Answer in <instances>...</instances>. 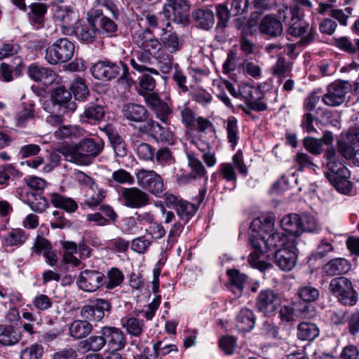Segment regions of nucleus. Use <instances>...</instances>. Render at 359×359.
<instances>
[{
  "mask_svg": "<svg viewBox=\"0 0 359 359\" xmlns=\"http://www.w3.org/2000/svg\"><path fill=\"white\" fill-rule=\"evenodd\" d=\"M74 50V43L61 38L46 48L44 58L50 65L66 62L72 59Z\"/></svg>",
  "mask_w": 359,
  "mask_h": 359,
  "instance_id": "nucleus-1",
  "label": "nucleus"
},
{
  "mask_svg": "<svg viewBox=\"0 0 359 359\" xmlns=\"http://www.w3.org/2000/svg\"><path fill=\"white\" fill-rule=\"evenodd\" d=\"M331 292L344 305L353 306L357 302V294L351 281L343 276L333 278L329 285Z\"/></svg>",
  "mask_w": 359,
  "mask_h": 359,
  "instance_id": "nucleus-2",
  "label": "nucleus"
},
{
  "mask_svg": "<svg viewBox=\"0 0 359 359\" xmlns=\"http://www.w3.org/2000/svg\"><path fill=\"white\" fill-rule=\"evenodd\" d=\"M76 147L77 151L76 164L88 165L92 163L93 159L101 153L104 144L101 140L96 142L93 138H84L76 144Z\"/></svg>",
  "mask_w": 359,
  "mask_h": 359,
  "instance_id": "nucleus-3",
  "label": "nucleus"
},
{
  "mask_svg": "<svg viewBox=\"0 0 359 359\" xmlns=\"http://www.w3.org/2000/svg\"><path fill=\"white\" fill-rule=\"evenodd\" d=\"M351 90V84L346 81H336L327 87V92L322 97L323 102L329 107L341 105L346 100Z\"/></svg>",
  "mask_w": 359,
  "mask_h": 359,
  "instance_id": "nucleus-4",
  "label": "nucleus"
},
{
  "mask_svg": "<svg viewBox=\"0 0 359 359\" xmlns=\"http://www.w3.org/2000/svg\"><path fill=\"white\" fill-rule=\"evenodd\" d=\"M111 309V303L101 298L95 299L88 304L83 306L79 314L83 319L90 322H100L105 316L106 313H109Z\"/></svg>",
  "mask_w": 359,
  "mask_h": 359,
  "instance_id": "nucleus-5",
  "label": "nucleus"
},
{
  "mask_svg": "<svg viewBox=\"0 0 359 359\" xmlns=\"http://www.w3.org/2000/svg\"><path fill=\"white\" fill-rule=\"evenodd\" d=\"M105 275L99 270L85 269L82 271L76 280V284L81 290L87 292H94L104 285Z\"/></svg>",
  "mask_w": 359,
  "mask_h": 359,
  "instance_id": "nucleus-6",
  "label": "nucleus"
},
{
  "mask_svg": "<svg viewBox=\"0 0 359 359\" xmlns=\"http://www.w3.org/2000/svg\"><path fill=\"white\" fill-rule=\"evenodd\" d=\"M138 131L147 135L157 142H164L169 144L173 142V134L168 127L161 125L158 122L150 118L138 128Z\"/></svg>",
  "mask_w": 359,
  "mask_h": 359,
  "instance_id": "nucleus-7",
  "label": "nucleus"
},
{
  "mask_svg": "<svg viewBox=\"0 0 359 359\" xmlns=\"http://www.w3.org/2000/svg\"><path fill=\"white\" fill-rule=\"evenodd\" d=\"M121 200L124 206L134 209L142 208L149 203L148 194L135 187L123 188Z\"/></svg>",
  "mask_w": 359,
  "mask_h": 359,
  "instance_id": "nucleus-8",
  "label": "nucleus"
},
{
  "mask_svg": "<svg viewBox=\"0 0 359 359\" xmlns=\"http://www.w3.org/2000/svg\"><path fill=\"white\" fill-rule=\"evenodd\" d=\"M296 242L290 241L287 246L276 250V252L268 254L267 257L273 256L276 259L277 266L284 271L291 270L296 264L297 255L296 253Z\"/></svg>",
  "mask_w": 359,
  "mask_h": 359,
  "instance_id": "nucleus-9",
  "label": "nucleus"
},
{
  "mask_svg": "<svg viewBox=\"0 0 359 359\" xmlns=\"http://www.w3.org/2000/svg\"><path fill=\"white\" fill-rule=\"evenodd\" d=\"M144 102L150 109L154 111L157 118L163 123L169 125L168 116L172 113V109L168 104L163 102L158 94L154 91L141 95Z\"/></svg>",
  "mask_w": 359,
  "mask_h": 359,
  "instance_id": "nucleus-10",
  "label": "nucleus"
},
{
  "mask_svg": "<svg viewBox=\"0 0 359 359\" xmlns=\"http://www.w3.org/2000/svg\"><path fill=\"white\" fill-rule=\"evenodd\" d=\"M279 294L275 291L266 289L262 290L256 298V307L264 314L274 313L280 306Z\"/></svg>",
  "mask_w": 359,
  "mask_h": 359,
  "instance_id": "nucleus-11",
  "label": "nucleus"
},
{
  "mask_svg": "<svg viewBox=\"0 0 359 359\" xmlns=\"http://www.w3.org/2000/svg\"><path fill=\"white\" fill-rule=\"evenodd\" d=\"M104 344L109 350L120 351L126 344V338L123 332L116 327L103 326L100 327Z\"/></svg>",
  "mask_w": 359,
  "mask_h": 359,
  "instance_id": "nucleus-12",
  "label": "nucleus"
},
{
  "mask_svg": "<svg viewBox=\"0 0 359 359\" xmlns=\"http://www.w3.org/2000/svg\"><path fill=\"white\" fill-rule=\"evenodd\" d=\"M90 71L96 79L111 80L121 74L120 62L116 64L108 60L98 61L92 65Z\"/></svg>",
  "mask_w": 359,
  "mask_h": 359,
  "instance_id": "nucleus-13",
  "label": "nucleus"
},
{
  "mask_svg": "<svg viewBox=\"0 0 359 359\" xmlns=\"http://www.w3.org/2000/svg\"><path fill=\"white\" fill-rule=\"evenodd\" d=\"M170 22H166L165 27L161 29L160 34V43L169 53H175L180 51L183 46L184 40L175 32L172 31Z\"/></svg>",
  "mask_w": 359,
  "mask_h": 359,
  "instance_id": "nucleus-14",
  "label": "nucleus"
},
{
  "mask_svg": "<svg viewBox=\"0 0 359 359\" xmlns=\"http://www.w3.org/2000/svg\"><path fill=\"white\" fill-rule=\"evenodd\" d=\"M133 41L141 51L148 53L151 55L161 48L160 41L153 35L149 29L135 32Z\"/></svg>",
  "mask_w": 359,
  "mask_h": 359,
  "instance_id": "nucleus-15",
  "label": "nucleus"
},
{
  "mask_svg": "<svg viewBox=\"0 0 359 359\" xmlns=\"http://www.w3.org/2000/svg\"><path fill=\"white\" fill-rule=\"evenodd\" d=\"M90 12V20L99 29V34H107L109 36H114L118 30V25L115 21L107 17L100 9H91Z\"/></svg>",
  "mask_w": 359,
  "mask_h": 359,
  "instance_id": "nucleus-16",
  "label": "nucleus"
},
{
  "mask_svg": "<svg viewBox=\"0 0 359 359\" xmlns=\"http://www.w3.org/2000/svg\"><path fill=\"white\" fill-rule=\"evenodd\" d=\"M258 28L262 35L271 39L278 38L283 32L282 22L271 14L266 15L260 20Z\"/></svg>",
  "mask_w": 359,
  "mask_h": 359,
  "instance_id": "nucleus-17",
  "label": "nucleus"
},
{
  "mask_svg": "<svg viewBox=\"0 0 359 359\" xmlns=\"http://www.w3.org/2000/svg\"><path fill=\"white\" fill-rule=\"evenodd\" d=\"M165 6V13L172 12L173 20L180 24H186L189 21V4L187 0H167Z\"/></svg>",
  "mask_w": 359,
  "mask_h": 359,
  "instance_id": "nucleus-18",
  "label": "nucleus"
},
{
  "mask_svg": "<svg viewBox=\"0 0 359 359\" xmlns=\"http://www.w3.org/2000/svg\"><path fill=\"white\" fill-rule=\"evenodd\" d=\"M122 114L125 118L130 122L145 123L150 118L149 114L144 106L135 103L123 104Z\"/></svg>",
  "mask_w": 359,
  "mask_h": 359,
  "instance_id": "nucleus-19",
  "label": "nucleus"
},
{
  "mask_svg": "<svg viewBox=\"0 0 359 359\" xmlns=\"http://www.w3.org/2000/svg\"><path fill=\"white\" fill-rule=\"evenodd\" d=\"M50 103L52 107H60L59 108H65V111L69 113L74 112L76 109V104L72 101L71 93L60 87L53 90L51 95Z\"/></svg>",
  "mask_w": 359,
  "mask_h": 359,
  "instance_id": "nucleus-20",
  "label": "nucleus"
},
{
  "mask_svg": "<svg viewBox=\"0 0 359 359\" xmlns=\"http://www.w3.org/2000/svg\"><path fill=\"white\" fill-rule=\"evenodd\" d=\"M22 338L21 332L11 324L0 325V345L11 346L18 344Z\"/></svg>",
  "mask_w": 359,
  "mask_h": 359,
  "instance_id": "nucleus-21",
  "label": "nucleus"
},
{
  "mask_svg": "<svg viewBox=\"0 0 359 359\" xmlns=\"http://www.w3.org/2000/svg\"><path fill=\"white\" fill-rule=\"evenodd\" d=\"M130 63L133 68L138 72H149L155 76L160 75L156 69L148 67L151 63V55L148 53L137 51L130 59Z\"/></svg>",
  "mask_w": 359,
  "mask_h": 359,
  "instance_id": "nucleus-22",
  "label": "nucleus"
},
{
  "mask_svg": "<svg viewBox=\"0 0 359 359\" xmlns=\"http://www.w3.org/2000/svg\"><path fill=\"white\" fill-rule=\"evenodd\" d=\"M29 76L36 82L45 84L53 83L55 80L56 74L50 68L37 65H31L27 69Z\"/></svg>",
  "mask_w": 359,
  "mask_h": 359,
  "instance_id": "nucleus-23",
  "label": "nucleus"
},
{
  "mask_svg": "<svg viewBox=\"0 0 359 359\" xmlns=\"http://www.w3.org/2000/svg\"><path fill=\"white\" fill-rule=\"evenodd\" d=\"M88 23L83 24L75 30L77 39L86 43H93L99 34V29L90 20V12L87 13Z\"/></svg>",
  "mask_w": 359,
  "mask_h": 359,
  "instance_id": "nucleus-24",
  "label": "nucleus"
},
{
  "mask_svg": "<svg viewBox=\"0 0 359 359\" xmlns=\"http://www.w3.org/2000/svg\"><path fill=\"white\" fill-rule=\"evenodd\" d=\"M290 241H294V239L289 238L283 233L275 232L269 235L268 238L263 241L266 248L265 252L269 253L271 252V253H274L276 250L287 247L288 242Z\"/></svg>",
  "mask_w": 359,
  "mask_h": 359,
  "instance_id": "nucleus-25",
  "label": "nucleus"
},
{
  "mask_svg": "<svg viewBox=\"0 0 359 359\" xmlns=\"http://www.w3.org/2000/svg\"><path fill=\"white\" fill-rule=\"evenodd\" d=\"M91 323L85 319L74 320L69 326V334L74 339H81L88 336L93 331Z\"/></svg>",
  "mask_w": 359,
  "mask_h": 359,
  "instance_id": "nucleus-26",
  "label": "nucleus"
},
{
  "mask_svg": "<svg viewBox=\"0 0 359 359\" xmlns=\"http://www.w3.org/2000/svg\"><path fill=\"white\" fill-rule=\"evenodd\" d=\"M351 264L344 258H335L325 264L323 270L330 276H339L347 273L351 269Z\"/></svg>",
  "mask_w": 359,
  "mask_h": 359,
  "instance_id": "nucleus-27",
  "label": "nucleus"
},
{
  "mask_svg": "<svg viewBox=\"0 0 359 359\" xmlns=\"http://www.w3.org/2000/svg\"><path fill=\"white\" fill-rule=\"evenodd\" d=\"M193 19L197 25L205 30H209L215 24V14L208 8H198L192 13Z\"/></svg>",
  "mask_w": 359,
  "mask_h": 359,
  "instance_id": "nucleus-28",
  "label": "nucleus"
},
{
  "mask_svg": "<svg viewBox=\"0 0 359 359\" xmlns=\"http://www.w3.org/2000/svg\"><path fill=\"white\" fill-rule=\"evenodd\" d=\"M255 316L252 310L242 309L237 316L236 327L241 332H250L255 327Z\"/></svg>",
  "mask_w": 359,
  "mask_h": 359,
  "instance_id": "nucleus-29",
  "label": "nucleus"
},
{
  "mask_svg": "<svg viewBox=\"0 0 359 359\" xmlns=\"http://www.w3.org/2000/svg\"><path fill=\"white\" fill-rule=\"evenodd\" d=\"M53 18L62 25H74L79 20L76 12L70 6H56L53 11Z\"/></svg>",
  "mask_w": 359,
  "mask_h": 359,
  "instance_id": "nucleus-30",
  "label": "nucleus"
},
{
  "mask_svg": "<svg viewBox=\"0 0 359 359\" xmlns=\"http://www.w3.org/2000/svg\"><path fill=\"white\" fill-rule=\"evenodd\" d=\"M29 8L28 16L31 22L38 27L43 26L48 6L43 3L34 2L30 4Z\"/></svg>",
  "mask_w": 359,
  "mask_h": 359,
  "instance_id": "nucleus-31",
  "label": "nucleus"
},
{
  "mask_svg": "<svg viewBox=\"0 0 359 359\" xmlns=\"http://www.w3.org/2000/svg\"><path fill=\"white\" fill-rule=\"evenodd\" d=\"M318 335L319 329L315 323L302 322L297 326V337L299 340L312 341Z\"/></svg>",
  "mask_w": 359,
  "mask_h": 359,
  "instance_id": "nucleus-32",
  "label": "nucleus"
},
{
  "mask_svg": "<svg viewBox=\"0 0 359 359\" xmlns=\"http://www.w3.org/2000/svg\"><path fill=\"white\" fill-rule=\"evenodd\" d=\"M49 200L55 207L63 209L67 212H74L78 209V205L74 200L57 193L50 194Z\"/></svg>",
  "mask_w": 359,
  "mask_h": 359,
  "instance_id": "nucleus-33",
  "label": "nucleus"
},
{
  "mask_svg": "<svg viewBox=\"0 0 359 359\" xmlns=\"http://www.w3.org/2000/svg\"><path fill=\"white\" fill-rule=\"evenodd\" d=\"M121 325L126 329L127 333L133 337H140L144 328V323L143 320L136 317H128L121 320Z\"/></svg>",
  "mask_w": 359,
  "mask_h": 359,
  "instance_id": "nucleus-34",
  "label": "nucleus"
},
{
  "mask_svg": "<svg viewBox=\"0 0 359 359\" xmlns=\"http://www.w3.org/2000/svg\"><path fill=\"white\" fill-rule=\"evenodd\" d=\"M300 215L290 214L285 216L280 221L283 229L294 236L300 235Z\"/></svg>",
  "mask_w": 359,
  "mask_h": 359,
  "instance_id": "nucleus-35",
  "label": "nucleus"
},
{
  "mask_svg": "<svg viewBox=\"0 0 359 359\" xmlns=\"http://www.w3.org/2000/svg\"><path fill=\"white\" fill-rule=\"evenodd\" d=\"M188 166L191 173L197 179L205 177L208 180L207 171L203 163L193 153H187Z\"/></svg>",
  "mask_w": 359,
  "mask_h": 359,
  "instance_id": "nucleus-36",
  "label": "nucleus"
},
{
  "mask_svg": "<svg viewBox=\"0 0 359 359\" xmlns=\"http://www.w3.org/2000/svg\"><path fill=\"white\" fill-rule=\"evenodd\" d=\"M125 279L123 271L116 267L109 269L105 276V287L107 290H113L121 285Z\"/></svg>",
  "mask_w": 359,
  "mask_h": 359,
  "instance_id": "nucleus-37",
  "label": "nucleus"
},
{
  "mask_svg": "<svg viewBox=\"0 0 359 359\" xmlns=\"http://www.w3.org/2000/svg\"><path fill=\"white\" fill-rule=\"evenodd\" d=\"M216 15L218 19L215 29L217 33L222 34L228 26L231 18V13L224 4H219L216 6Z\"/></svg>",
  "mask_w": 359,
  "mask_h": 359,
  "instance_id": "nucleus-38",
  "label": "nucleus"
},
{
  "mask_svg": "<svg viewBox=\"0 0 359 359\" xmlns=\"http://www.w3.org/2000/svg\"><path fill=\"white\" fill-rule=\"evenodd\" d=\"M27 239V237L22 229H13L4 238L2 244L5 247H18L24 244Z\"/></svg>",
  "mask_w": 359,
  "mask_h": 359,
  "instance_id": "nucleus-39",
  "label": "nucleus"
},
{
  "mask_svg": "<svg viewBox=\"0 0 359 359\" xmlns=\"http://www.w3.org/2000/svg\"><path fill=\"white\" fill-rule=\"evenodd\" d=\"M143 74L138 79V86L137 91L140 95L154 91L156 82L153 76V74L149 72H142Z\"/></svg>",
  "mask_w": 359,
  "mask_h": 359,
  "instance_id": "nucleus-40",
  "label": "nucleus"
},
{
  "mask_svg": "<svg viewBox=\"0 0 359 359\" xmlns=\"http://www.w3.org/2000/svg\"><path fill=\"white\" fill-rule=\"evenodd\" d=\"M97 335H91L82 341V348L94 352H97L106 346L101 329L97 332Z\"/></svg>",
  "mask_w": 359,
  "mask_h": 359,
  "instance_id": "nucleus-41",
  "label": "nucleus"
},
{
  "mask_svg": "<svg viewBox=\"0 0 359 359\" xmlns=\"http://www.w3.org/2000/svg\"><path fill=\"white\" fill-rule=\"evenodd\" d=\"M227 275L231 280V290L236 294L241 295L243 292V284L247 280V276L241 273L236 269L228 270Z\"/></svg>",
  "mask_w": 359,
  "mask_h": 359,
  "instance_id": "nucleus-42",
  "label": "nucleus"
},
{
  "mask_svg": "<svg viewBox=\"0 0 359 359\" xmlns=\"http://www.w3.org/2000/svg\"><path fill=\"white\" fill-rule=\"evenodd\" d=\"M300 234L302 232L318 233L321 231V226L314 217L304 214L300 216Z\"/></svg>",
  "mask_w": 359,
  "mask_h": 359,
  "instance_id": "nucleus-43",
  "label": "nucleus"
},
{
  "mask_svg": "<svg viewBox=\"0 0 359 359\" xmlns=\"http://www.w3.org/2000/svg\"><path fill=\"white\" fill-rule=\"evenodd\" d=\"M290 67L289 63L282 57H279L276 64L272 67L273 74L278 77V81L282 83L283 79L290 76Z\"/></svg>",
  "mask_w": 359,
  "mask_h": 359,
  "instance_id": "nucleus-44",
  "label": "nucleus"
},
{
  "mask_svg": "<svg viewBox=\"0 0 359 359\" xmlns=\"http://www.w3.org/2000/svg\"><path fill=\"white\" fill-rule=\"evenodd\" d=\"M197 210L196 207L186 201L180 200L177 204L176 211L178 217L187 222L189 218L193 216Z\"/></svg>",
  "mask_w": 359,
  "mask_h": 359,
  "instance_id": "nucleus-45",
  "label": "nucleus"
},
{
  "mask_svg": "<svg viewBox=\"0 0 359 359\" xmlns=\"http://www.w3.org/2000/svg\"><path fill=\"white\" fill-rule=\"evenodd\" d=\"M298 13L299 8L297 6H284L278 10V19L290 27V24H292L299 18Z\"/></svg>",
  "mask_w": 359,
  "mask_h": 359,
  "instance_id": "nucleus-46",
  "label": "nucleus"
},
{
  "mask_svg": "<svg viewBox=\"0 0 359 359\" xmlns=\"http://www.w3.org/2000/svg\"><path fill=\"white\" fill-rule=\"evenodd\" d=\"M299 297L304 302H313L320 297L318 289L311 285H302L298 288Z\"/></svg>",
  "mask_w": 359,
  "mask_h": 359,
  "instance_id": "nucleus-47",
  "label": "nucleus"
},
{
  "mask_svg": "<svg viewBox=\"0 0 359 359\" xmlns=\"http://www.w3.org/2000/svg\"><path fill=\"white\" fill-rule=\"evenodd\" d=\"M327 166L329 172L325 173L327 180H334L339 175H348V170L347 168L337 160L332 161L327 163Z\"/></svg>",
  "mask_w": 359,
  "mask_h": 359,
  "instance_id": "nucleus-48",
  "label": "nucleus"
},
{
  "mask_svg": "<svg viewBox=\"0 0 359 359\" xmlns=\"http://www.w3.org/2000/svg\"><path fill=\"white\" fill-rule=\"evenodd\" d=\"M50 107L49 115L47 116L46 121L48 123L53 126H58L61 125L64 118L63 116L65 114H69L70 113L65 111V108H59L60 107Z\"/></svg>",
  "mask_w": 359,
  "mask_h": 359,
  "instance_id": "nucleus-49",
  "label": "nucleus"
},
{
  "mask_svg": "<svg viewBox=\"0 0 359 359\" xmlns=\"http://www.w3.org/2000/svg\"><path fill=\"white\" fill-rule=\"evenodd\" d=\"M156 174L154 170H139L135 174L137 184L139 187L148 191L149 185H151L153 178H154V175H156Z\"/></svg>",
  "mask_w": 359,
  "mask_h": 359,
  "instance_id": "nucleus-50",
  "label": "nucleus"
},
{
  "mask_svg": "<svg viewBox=\"0 0 359 359\" xmlns=\"http://www.w3.org/2000/svg\"><path fill=\"white\" fill-rule=\"evenodd\" d=\"M109 182H114L121 184H127L131 185L135 182V178L129 172L123 168H120L112 172L111 177L109 180Z\"/></svg>",
  "mask_w": 359,
  "mask_h": 359,
  "instance_id": "nucleus-51",
  "label": "nucleus"
},
{
  "mask_svg": "<svg viewBox=\"0 0 359 359\" xmlns=\"http://www.w3.org/2000/svg\"><path fill=\"white\" fill-rule=\"evenodd\" d=\"M137 156L144 161L152 160L154 157L155 149L149 144L141 142L134 144Z\"/></svg>",
  "mask_w": 359,
  "mask_h": 359,
  "instance_id": "nucleus-52",
  "label": "nucleus"
},
{
  "mask_svg": "<svg viewBox=\"0 0 359 359\" xmlns=\"http://www.w3.org/2000/svg\"><path fill=\"white\" fill-rule=\"evenodd\" d=\"M348 175H339L334 180H328L333 187L340 193L346 194L351 190V183L348 180Z\"/></svg>",
  "mask_w": 359,
  "mask_h": 359,
  "instance_id": "nucleus-53",
  "label": "nucleus"
},
{
  "mask_svg": "<svg viewBox=\"0 0 359 359\" xmlns=\"http://www.w3.org/2000/svg\"><path fill=\"white\" fill-rule=\"evenodd\" d=\"M104 116V110L101 105H92L86 109L83 117L90 121H100ZM82 118V116H81Z\"/></svg>",
  "mask_w": 359,
  "mask_h": 359,
  "instance_id": "nucleus-54",
  "label": "nucleus"
},
{
  "mask_svg": "<svg viewBox=\"0 0 359 359\" xmlns=\"http://www.w3.org/2000/svg\"><path fill=\"white\" fill-rule=\"evenodd\" d=\"M227 138L229 142L234 147L238 142V126L237 120L235 117H230L227 121L226 125Z\"/></svg>",
  "mask_w": 359,
  "mask_h": 359,
  "instance_id": "nucleus-55",
  "label": "nucleus"
},
{
  "mask_svg": "<svg viewBox=\"0 0 359 359\" xmlns=\"http://www.w3.org/2000/svg\"><path fill=\"white\" fill-rule=\"evenodd\" d=\"M303 144L313 155H318L323 151L322 140L307 137L303 140Z\"/></svg>",
  "mask_w": 359,
  "mask_h": 359,
  "instance_id": "nucleus-56",
  "label": "nucleus"
},
{
  "mask_svg": "<svg viewBox=\"0 0 359 359\" xmlns=\"http://www.w3.org/2000/svg\"><path fill=\"white\" fill-rule=\"evenodd\" d=\"M299 304L294 302L292 306H283L280 310V317L282 320L292 322L298 316L297 309Z\"/></svg>",
  "mask_w": 359,
  "mask_h": 359,
  "instance_id": "nucleus-57",
  "label": "nucleus"
},
{
  "mask_svg": "<svg viewBox=\"0 0 359 359\" xmlns=\"http://www.w3.org/2000/svg\"><path fill=\"white\" fill-rule=\"evenodd\" d=\"M43 348L41 345L34 344L22 350L20 353L21 359H41Z\"/></svg>",
  "mask_w": 359,
  "mask_h": 359,
  "instance_id": "nucleus-58",
  "label": "nucleus"
},
{
  "mask_svg": "<svg viewBox=\"0 0 359 359\" xmlns=\"http://www.w3.org/2000/svg\"><path fill=\"white\" fill-rule=\"evenodd\" d=\"M34 106L32 104L24 108L15 116L16 124L20 127L25 126L27 123L34 118Z\"/></svg>",
  "mask_w": 359,
  "mask_h": 359,
  "instance_id": "nucleus-59",
  "label": "nucleus"
},
{
  "mask_svg": "<svg viewBox=\"0 0 359 359\" xmlns=\"http://www.w3.org/2000/svg\"><path fill=\"white\" fill-rule=\"evenodd\" d=\"M161 304V297L157 295L144 310L136 312L137 315L142 314L147 320H151Z\"/></svg>",
  "mask_w": 359,
  "mask_h": 359,
  "instance_id": "nucleus-60",
  "label": "nucleus"
},
{
  "mask_svg": "<svg viewBox=\"0 0 359 359\" xmlns=\"http://www.w3.org/2000/svg\"><path fill=\"white\" fill-rule=\"evenodd\" d=\"M19 172L11 165L6 164L0 167V185H8L11 177L18 175Z\"/></svg>",
  "mask_w": 359,
  "mask_h": 359,
  "instance_id": "nucleus-61",
  "label": "nucleus"
},
{
  "mask_svg": "<svg viewBox=\"0 0 359 359\" xmlns=\"http://www.w3.org/2000/svg\"><path fill=\"white\" fill-rule=\"evenodd\" d=\"M175 71L172 74V79L175 82L178 88L184 93L188 91V87L187 86V76L182 69L179 68V65L176 64L175 65Z\"/></svg>",
  "mask_w": 359,
  "mask_h": 359,
  "instance_id": "nucleus-62",
  "label": "nucleus"
},
{
  "mask_svg": "<svg viewBox=\"0 0 359 359\" xmlns=\"http://www.w3.org/2000/svg\"><path fill=\"white\" fill-rule=\"evenodd\" d=\"M306 28L309 29V24L306 22H302L299 18L292 24H290L287 31L288 34L294 37H299L304 33V32H306L305 29Z\"/></svg>",
  "mask_w": 359,
  "mask_h": 359,
  "instance_id": "nucleus-63",
  "label": "nucleus"
},
{
  "mask_svg": "<svg viewBox=\"0 0 359 359\" xmlns=\"http://www.w3.org/2000/svg\"><path fill=\"white\" fill-rule=\"evenodd\" d=\"M334 45L340 50L349 54H355L357 52L355 45L351 41L349 38L346 36L335 39Z\"/></svg>",
  "mask_w": 359,
  "mask_h": 359,
  "instance_id": "nucleus-64",
  "label": "nucleus"
}]
</instances>
